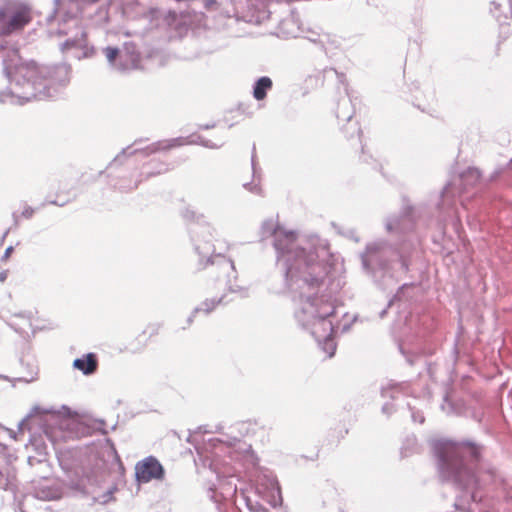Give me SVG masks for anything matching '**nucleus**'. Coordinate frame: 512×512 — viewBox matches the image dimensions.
Returning <instances> with one entry per match:
<instances>
[{
	"mask_svg": "<svg viewBox=\"0 0 512 512\" xmlns=\"http://www.w3.org/2000/svg\"><path fill=\"white\" fill-rule=\"evenodd\" d=\"M261 236L262 239L274 237L277 262L299 306L295 312L298 323L311 333L328 357H332L336 344L332 337L335 326L330 317L335 306L330 296H318L331 269L327 243L317 236L299 239L294 231H287L272 220L263 222Z\"/></svg>",
	"mask_w": 512,
	"mask_h": 512,
	"instance_id": "nucleus-1",
	"label": "nucleus"
},
{
	"mask_svg": "<svg viewBox=\"0 0 512 512\" xmlns=\"http://www.w3.org/2000/svg\"><path fill=\"white\" fill-rule=\"evenodd\" d=\"M3 70L11 85L0 91V103L24 104L33 99L52 97L56 86L69 81L67 65L55 67L37 66L34 62H23L16 50L3 58Z\"/></svg>",
	"mask_w": 512,
	"mask_h": 512,
	"instance_id": "nucleus-2",
	"label": "nucleus"
},
{
	"mask_svg": "<svg viewBox=\"0 0 512 512\" xmlns=\"http://www.w3.org/2000/svg\"><path fill=\"white\" fill-rule=\"evenodd\" d=\"M440 477L460 489H470L477 482L475 469L480 461L481 448L475 443L440 441L435 445Z\"/></svg>",
	"mask_w": 512,
	"mask_h": 512,
	"instance_id": "nucleus-3",
	"label": "nucleus"
},
{
	"mask_svg": "<svg viewBox=\"0 0 512 512\" xmlns=\"http://www.w3.org/2000/svg\"><path fill=\"white\" fill-rule=\"evenodd\" d=\"M84 2V0H54L53 13L47 20L49 23L57 20L58 28L55 30L50 28L49 34L68 37L60 46L62 52L81 49L85 46L86 33L79 20Z\"/></svg>",
	"mask_w": 512,
	"mask_h": 512,
	"instance_id": "nucleus-4",
	"label": "nucleus"
},
{
	"mask_svg": "<svg viewBox=\"0 0 512 512\" xmlns=\"http://www.w3.org/2000/svg\"><path fill=\"white\" fill-rule=\"evenodd\" d=\"M364 270L375 280L385 275L392 276L393 264H397L403 272L408 270V263L398 251L384 241H374L367 244L361 253Z\"/></svg>",
	"mask_w": 512,
	"mask_h": 512,
	"instance_id": "nucleus-5",
	"label": "nucleus"
},
{
	"mask_svg": "<svg viewBox=\"0 0 512 512\" xmlns=\"http://www.w3.org/2000/svg\"><path fill=\"white\" fill-rule=\"evenodd\" d=\"M193 240L195 241V249L200 256V264L203 258L207 257L206 263L203 268L210 267L211 274H217L218 280L230 277L235 272L234 263L232 260L227 259L223 254H213L214 246L205 239L206 235L211 236L209 227H195L191 230Z\"/></svg>",
	"mask_w": 512,
	"mask_h": 512,
	"instance_id": "nucleus-6",
	"label": "nucleus"
},
{
	"mask_svg": "<svg viewBox=\"0 0 512 512\" xmlns=\"http://www.w3.org/2000/svg\"><path fill=\"white\" fill-rule=\"evenodd\" d=\"M30 21V10L27 7L7 4L0 8V34L8 35L21 30Z\"/></svg>",
	"mask_w": 512,
	"mask_h": 512,
	"instance_id": "nucleus-7",
	"label": "nucleus"
},
{
	"mask_svg": "<svg viewBox=\"0 0 512 512\" xmlns=\"http://www.w3.org/2000/svg\"><path fill=\"white\" fill-rule=\"evenodd\" d=\"M103 52L109 64L119 70L126 71L134 69L139 63V54L135 51L134 47L125 46L123 50L118 48L106 47Z\"/></svg>",
	"mask_w": 512,
	"mask_h": 512,
	"instance_id": "nucleus-8",
	"label": "nucleus"
},
{
	"mask_svg": "<svg viewBox=\"0 0 512 512\" xmlns=\"http://www.w3.org/2000/svg\"><path fill=\"white\" fill-rule=\"evenodd\" d=\"M135 476L139 483H147L153 479L160 480L164 476V469L155 457L148 456L136 464Z\"/></svg>",
	"mask_w": 512,
	"mask_h": 512,
	"instance_id": "nucleus-9",
	"label": "nucleus"
},
{
	"mask_svg": "<svg viewBox=\"0 0 512 512\" xmlns=\"http://www.w3.org/2000/svg\"><path fill=\"white\" fill-rule=\"evenodd\" d=\"M480 177L481 173L477 168H468L459 177V181L463 187L455 189L454 184H447L443 189L442 198L445 200L450 194H461L462 192L467 190L468 187L474 186L480 180Z\"/></svg>",
	"mask_w": 512,
	"mask_h": 512,
	"instance_id": "nucleus-10",
	"label": "nucleus"
},
{
	"mask_svg": "<svg viewBox=\"0 0 512 512\" xmlns=\"http://www.w3.org/2000/svg\"><path fill=\"white\" fill-rule=\"evenodd\" d=\"M302 33L300 19L294 12H291L279 22L276 31V35L281 38H297Z\"/></svg>",
	"mask_w": 512,
	"mask_h": 512,
	"instance_id": "nucleus-11",
	"label": "nucleus"
},
{
	"mask_svg": "<svg viewBox=\"0 0 512 512\" xmlns=\"http://www.w3.org/2000/svg\"><path fill=\"white\" fill-rule=\"evenodd\" d=\"M34 495L41 500H57L62 497V489L54 481L44 479L34 486Z\"/></svg>",
	"mask_w": 512,
	"mask_h": 512,
	"instance_id": "nucleus-12",
	"label": "nucleus"
},
{
	"mask_svg": "<svg viewBox=\"0 0 512 512\" xmlns=\"http://www.w3.org/2000/svg\"><path fill=\"white\" fill-rule=\"evenodd\" d=\"M97 359L95 354L88 353L85 357L77 358L73 362V367L82 371L84 375H90L97 369Z\"/></svg>",
	"mask_w": 512,
	"mask_h": 512,
	"instance_id": "nucleus-13",
	"label": "nucleus"
},
{
	"mask_svg": "<svg viewBox=\"0 0 512 512\" xmlns=\"http://www.w3.org/2000/svg\"><path fill=\"white\" fill-rule=\"evenodd\" d=\"M14 479L15 474L13 469L9 466V462H4L3 465H0V489H11Z\"/></svg>",
	"mask_w": 512,
	"mask_h": 512,
	"instance_id": "nucleus-14",
	"label": "nucleus"
},
{
	"mask_svg": "<svg viewBox=\"0 0 512 512\" xmlns=\"http://www.w3.org/2000/svg\"><path fill=\"white\" fill-rule=\"evenodd\" d=\"M272 88V80L263 76L259 78L253 87V96L256 100H263L266 97L267 91Z\"/></svg>",
	"mask_w": 512,
	"mask_h": 512,
	"instance_id": "nucleus-15",
	"label": "nucleus"
},
{
	"mask_svg": "<svg viewBox=\"0 0 512 512\" xmlns=\"http://www.w3.org/2000/svg\"><path fill=\"white\" fill-rule=\"evenodd\" d=\"M182 144H183L182 138H175V139L169 140L167 142L153 143L152 145L146 147L143 150V152L145 153V155H149L151 153H155L160 150L170 149L172 147L180 146Z\"/></svg>",
	"mask_w": 512,
	"mask_h": 512,
	"instance_id": "nucleus-16",
	"label": "nucleus"
},
{
	"mask_svg": "<svg viewBox=\"0 0 512 512\" xmlns=\"http://www.w3.org/2000/svg\"><path fill=\"white\" fill-rule=\"evenodd\" d=\"M354 111L349 99H343L338 104L336 116L341 121L349 122L353 117Z\"/></svg>",
	"mask_w": 512,
	"mask_h": 512,
	"instance_id": "nucleus-17",
	"label": "nucleus"
},
{
	"mask_svg": "<svg viewBox=\"0 0 512 512\" xmlns=\"http://www.w3.org/2000/svg\"><path fill=\"white\" fill-rule=\"evenodd\" d=\"M410 222L411 221L407 215L404 217H401V218H399V217L389 218L386 222V229L389 232H392V231L402 232L405 230L406 225H410Z\"/></svg>",
	"mask_w": 512,
	"mask_h": 512,
	"instance_id": "nucleus-18",
	"label": "nucleus"
},
{
	"mask_svg": "<svg viewBox=\"0 0 512 512\" xmlns=\"http://www.w3.org/2000/svg\"><path fill=\"white\" fill-rule=\"evenodd\" d=\"M36 453H37V455H36V456H32V455H30V456H28V458H27V462H28V464H29L31 467H33V466H34V465H36V464H45V463H46V461H47V458H46L47 453H46V449H45V447H44V446H42V445H38V446L36 447Z\"/></svg>",
	"mask_w": 512,
	"mask_h": 512,
	"instance_id": "nucleus-19",
	"label": "nucleus"
},
{
	"mask_svg": "<svg viewBox=\"0 0 512 512\" xmlns=\"http://www.w3.org/2000/svg\"><path fill=\"white\" fill-rule=\"evenodd\" d=\"M221 301L222 299H219L218 301H215L214 299L204 301L200 307H196L194 309L192 315L188 318V322L191 323L193 320V316L200 311H203L206 314L210 313Z\"/></svg>",
	"mask_w": 512,
	"mask_h": 512,
	"instance_id": "nucleus-20",
	"label": "nucleus"
},
{
	"mask_svg": "<svg viewBox=\"0 0 512 512\" xmlns=\"http://www.w3.org/2000/svg\"><path fill=\"white\" fill-rule=\"evenodd\" d=\"M300 37L308 39L309 41H311L313 43H319L323 46L324 38H327V35H325V34L321 35L312 30H307V31L303 30V33L301 34Z\"/></svg>",
	"mask_w": 512,
	"mask_h": 512,
	"instance_id": "nucleus-21",
	"label": "nucleus"
},
{
	"mask_svg": "<svg viewBox=\"0 0 512 512\" xmlns=\"http://www.w3.org/2000/svg\"><path fill=\"white\" fill-rule=\"evenodd\" d=\"M45 413L50 418V421H52L53 424H59L60 429L68 428L70 419H68V418L61 419L59 414H57L56 412H52V411H46Z\"/></svg>",
	"mask_w": 512,
	"mask_h": 512,
	"instance_id": "nucleus-22",
	"label": "nucleus"
},
{
	"mask_svg": "<svg viewBox=\"0 0 512 512\" xmlns=\"http://www.w3.org/2000/svg\"><path fill=\"white\" fill-rule=\"evenodd\" d=\"M9 449L8 447L0 442V459H3L4 462H9Z\"/></svg>",
	"mask_w": 512,
	"mask_h": 512,
	"instance_id": "nucleus-23",
	"label": "nucleus"
},
{
	"mask_svg": "<svg viewBox=\"0 0 512 512\" xmlns=\"http://www.w3.org/2000/svg\"><path fill=\"white\" fill-rule=\"evenodd\" d=\"M244 187L252 193H255V194L262 193L261 187L259 186V184H256V183H246V184H244Z\"/></svg>",
	"mask_w": 512,
	"mask_h": 512,
	"instance_id": "nucleus-24",
	"label": "nucleus"
},
{
	"mask_svg": "<svg viewBox=\"0 0 512 512\" xmlns=\"http://www.w3.org/2000/svg\"><path fill=\"white\" fill-rule=\"evenodd\" d=\"M255 158H256L255 146H253V152H252V157H251V164H252V170H253V177L257 178L258 177V171H257V168H256Z\"/></svg>",
	"mask_w": 512,
	"mask_h": 512,
	"instance_id": "nucleus-25",
	"label": "nucleus"
},
{
	"mask_svg": "<svg viewBox=\"0 0 512 512\" xmlns=\"http://www.w3.org/2000/svg\"><path fill=\"white\" fill-rule=\"evenodd\" d=\"M198 143L202 144L203 146L205 147H208V148H218L220 147L221 145H217V144H213L211 143V141L209 140H204L203 138L201 137H198Z\"/></svg>",
	"mask_w": 512,
	"mask_h": 512,
	"instance_id": "nucleus-26",
	"label": "nucleus"
},
{
	"mask_svg": "<svg viewBox=\"0 0 512 512\" xmlns=\"http://www.w3.org/2000/svg\"><path fill=\"white\" fill-rule=\"evenodd\" d=\"M412 420L414 422L422 424V423H424L425 418H424V415L420 412H412Z\"/></svg>",
	"mask_w": 512,
	"mask_h": 512,
	"instance_id": "nucleus-27",
	"label": "nucleus"
},
{
	"mask_svg": "<svg viewBox=\"0 0 512 512\" xmlns=\"http://www.w3.org/2000/svg\"><path fill=\"white\" fill-rule=\"evenodd\" d=\"M397 386L394 385V386H391V387H385L382 389V395L384 397H388V396H391L392 398L394 397L392 394H390V391L393 390V389H396Z\"/></svg>",
	"mask_w": 512,
	"mask_h": 512,
	"instance_id": "nucleus-28",
	"label": "nucleus"
},
{
	"mask_svg": "<svg viewBox=\"0 0 512 512\" xmlns=\"http://www.w3.org/2000/svg\"><path fill=\"white\" fill-rule=\"evenodd\" d=\"M33 213L34 210L31 207H26L22 212V216L25 218H30L32 217Z\"/></svg>",
	"mask_w": 512,
	"mask_h": 512,
	"instance_id": "nucleus-29",
	"label": "nucleus"
},
{
	"mask_svg": "<svg viewBox=\"0 0 512 512\" xmlns=\"http://www.w3.org/2000/svg\"><path fill=\"white\" fill-rule=\"evenodd\" d=\"M40 413H42L41 408L36 406V407H34V408L31 410V412H30V414L28 415V417H34V416H36V415H39Z\"/></svg>",
	"mask_w": 512,
	"mask_h": 512,
	"instance_id": "nucleus-30",
	"label": "nucleus"
},
{
	"mask_svg": "<svg viewBox=\"0 0 512 512\" xmlns=\"http://www.w3.org/2000/svg\"><path fill=\"white\" fill-rule=\"evenodd\" d=\"M12 251H13V247L12 246L7 247L2 258L4 260L8 259L10 257V255H11Z\"/></svg>",
	"mask_w": 512,
	"mask_h": 512,
	"instance_id": "nucleus-31",
	"label": "nucleus"
},
{
	"mask_svg": "<svg viewBox=\"0 0 512 512\" xmlns=\"http://www.w3.org/2000/svg\"><path fill=\"white\" fill-rule=\"evenodd\" d=\"M36 375H37V372H34V374L31 375L30 377H22L20 379L26 383H29V382H32L36 378Z\"/></svg>",
	"mask_w": 512,
	"mask_h": 512,
	"instance_id": "nucleus-32",
	"label": "nucleus"
},
{
	"mask_svg": "<svg viewBox=\"0 0 512 512\" xmlns=\"http://www.w3.org/2000/svg\"><path fill=\"white\" fill-rule=\"evenodd\" d=\"M382 411L385 414H390L391 411H392V408H391V406L388 403H386V404L383 405Z\"/></svg>",
	"mask_w": 512,
	"mask_h": 512,
	"instance_id": "nucleus-33",
	"label": "nucleus"
},
{
	"mask_svg": "<svg viewBox=\"0 0 512 512\" xmlns=\"http://www.w3.org/2000/svg\"><path fill=\"white\" fill-rule=\"evenodd\" d=\"M45 434L52 442H55L57 440V437L54 435V432H49L48 430H46Z\"/></svg>",
	"mask_w": 512,
	"mask_h": 512,
	"instance_id": "nucleus-34",
	"label": "nucleus"
},
{
	"mask_svg": "<svg viewBox=\"0 0 512 512\" xmlns=\"http://www.w3.org/2000/svg\"><path fill=\"white\" fill-rule=\"evenodd\" d=\"M184 218L186 219H192L194 218V212L193 211H190V210H186L183 214Z\"/></svg>",
	"mask_w": 512,
	"mask_h": 512,
	"instance_id": "nucleus-35",
	"label": "nucleus"
},
{
	"mask_svg": "<svg viewBox=\"0 0 512 512\" xmlns=\"http://www.w3.org/2000/svg\"><path fill=\"white\" fill-rule=\"evenodd\" d=\"M214 5H216V0H205L206 8H212Z\"/></svg>",
	"mask_w": 512,
	"mask_h": 512,
	"instance_id": "nucleus-36",
	"label": "nucleus"
},
{
	"mask_svg": "<svg viewBox=\"0 0 512 512\" xmlns=\"http://www.w3.org/2000/svg\"><path fill=\"white\" fill-rule=\"evenodd\" d=\"M6 277H7V273L5 271L0 272V282L5 281Z\"/></svg>",
	"mask_w": 512,
	"mask_h": 512,
	"instance_id": "nucleus-37",
	"label": "nucleus"
},
{
	"mask_svg": "<svg viewBox=\"0 0 512 512\" xmlns=\"http://www.w3.org/2000/svg\"><path fill=\"white\" fill-rule=\"evenodd\" d=\"M492 5L494 6V10H492L493 12L499 8V4L496 2H492Z\"/></svg>",
	"mask_w": 512,
	"mask_h": 512,
	"instance_id": "nucleus-38",
	"label": "nucleus"
},
{
	"mask_svg": "<svg viewBox=\"0 0 512 512\" xmlns=\"http://www.w3.org/2000/svg\"><path fill=\"white\" fill-rule=\"evenodd\" d=\"M455 507H456L457 509H463V507L459 504V502H458V501H456V502H455Z\"/></svg>",
	"mask_w": 512,
	"mask_h": 512,
	"instance_id": "nucleus-39",
	"label": "nucleus"
},
{
	"mask_svg": "<svg viewBox=\"0 0 512 512\" xmlns=\"http://www.w3.org/2000/svg\"><path fill=\"white\" fill-rule=\"evenodd\" d=\"M385 314H386V309H384L380 312V317L383 318Z\"/></svg>",
	"mask_w": 512,
	"mask_h": 512,
	"instance_id": "nucleus-40",
	"label": "nucleus"
}]
</instances>
